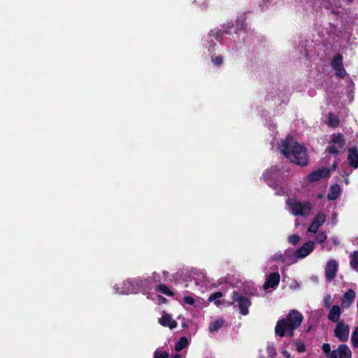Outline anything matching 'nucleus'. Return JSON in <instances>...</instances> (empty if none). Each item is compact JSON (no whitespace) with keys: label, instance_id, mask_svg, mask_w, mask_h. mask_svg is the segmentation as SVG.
<instances>
[{"label":"nucleus","instance_id":"nucleus-21","mask_svg":"<svg viewBox=\"0 0 358 358\" xmlns=\"http://www.w3.org/2000/svg\"><path fill=\"white\" fill-rule=\"evenodd\" d=\"M222 296H223V294H222V293L221 292H216L214 294H211L208 297V301H210V302L211 301H214L215 304L217 306H219L220 305L223 304V303H224V300L222 301V300L219 299Z\"/></svg>","mask_w":358,"mask_h":358},{"label":"nucleus","instance_id":"nucleus-20","mask_svg":"<svg viewBox=\"0 0 358 358\" xmlns=\"http://www.w3.org/2000/svg\"><path fill=\"white\" fill-rule=\"evenodd\" d=\"M331 66L333 69L343 66V56L340 53H338L333 57L331 62Z\"/></svg>","mask_w":358,"mask_h":358},{"label":"nucleus","instance_id":"nucleus-16","mask_svg":"<svg viewBox=\"0 0 358 358\" xmlns=\"http://www.w3.org/2000/svg\"><path fill=\"white\" fill-rule=\"evenodd\" d=\"M341 314V308L338 305L332 306L328 314V319L334 322H338Z\"/></svg>","mask_w":358,"mask_h":358},{"label":"nucleus","instance_id":"nucleus-43","mask_svg":"<svg viewBox=\"0 0 358 358\" xmlns=\"http://www.w3.org/2000/svg\"><path fill=\"white\" fill-rule=\"evenodd\" d=\"M282 354L287 357V358H289V354L288 353V352L286 350H282Z\"/></svg>","mask_w":358,"mask_h":358},{"label":"nucleus","instance_id":"nucleus-31","mask_svg":"<svg viewBox=\"0 0 358 358\" xmlns=\"http://www.w3.org/2000/svg\"><path fill=\"white\" fill-rule=\"evenodd\" d=\"M327 238V236L324 231L320 232L317 234L315 238V241L319 243H322Z\"/></svg>","mask_w":358,"mask_h":358},{"label":"nucleus","instance_id":"nucleus-30","mask_svg":"<svg viewBox=\"0 0 358 358\" xmlns=\"http://www.w3.org/2000/svg\"><path fill=\"white\" fill-rule=\"evenodd\" d=\"M301 237L296 234H292L288 237L289 243L293 245H296L299 243Z\"/></svg>","mask_w":358,"mask_h":358},{"label":"nucleus","instance_id":"nucleus-24","mask_svg":"<svg viewBox=\"0 0 358 358\" xmlns=\"http://www.w3.org/2000/svg\"><path fill=\"white\" fill-rule=\"evenodd\" d=\"M156 291L168 296H173L174 295V293L170 289V288L164 284H160L157 286Z\"/></svg>","mask_w":358,"mask_h":358},{"label":"nucleus","instance_id":"nucleus-23","mask_svg":"<svg viewBox=\"0 0 358 358\" xmlns=\"http://www.w3.org/2000/svg\"><path fill=\"white\" fill-rule=\"evenodd\" d=\"M230 32L227 30H221V29H212L209 32L210 36H213L217 41H220L224 34H228Z\"/></svg>","mask_w":358,"mask_h":358},{"label":"nucleus","instance_id":"nucleus-34","mask_svg":"<svg viewBox=\"0 0 358 358\" xmlns=\"http://www.w3.org/2000/svg\"><path fill=\"white\" fill-rule=\"evenodd\" d=\"M211 61L215 66H220L223 63V57L221 55L212 57Z\"/></svg>","mask_w":358,"mask_h":358},{"label":"nucleus","instance_id":"nucleus-32","mask_svg":"<svg viewBox=\"0 0 358 358\" xmlns=\"http://www.w3.org/2000/svg\"><path fill=\"white\" fill-rule=\"evenodd\" d=\"M336 71V76L340 78H344L347 72L343 66L334 69Z\"/></svg>","mask_w":358,"mask_h":358},{"label":"nucleus","instance_id":"nucleus-39","mask_svg":"<svg viewBox=\"0 0 358 358\" xmlns=\"http://www.w3.org/2000/svg\"><path fill=\"white\" fill-rule=\"evenodd\" d=\"M294 330H291V329H289V327H285V336L287 335L289 337H292L294 336Z\"/></svg>","mask_w":358,"mask_h":358},{"label":"nucleus","instance_id":"nucleus-15","mask_svg":"<svg viewBox=\"0 0 358 358\" xmlns=\"http://www.w3.org/2000/svg\"><path fill=\"white\" fill-rule=\"evenodd\" d=\"M355 298V292L353 289H349L343 295V298L342 299V305L346 308L350 307V306L353 303Z\"/></svg>","mask_w":358,"mask_h":358},{"label":"nucleus","instance_id":"nucleus-11","mask_svg":"<svg viewBox=\"0 0 358 358\" xmlns=\"http://www.w3.org/2000/svg\"><path fill=\"white\" fill-rule=\"evenodd\" d=\"M326 215L324 213L317 214L308 227V231L310 233L315 234L318 231L319 228L325 222Z\"/></svg>","mask_w":358,"mask_h":358},{"label":"nucleus","instance_id":"nucleus-8","mask_svg":"<svg viewBox=\"0 0 358 358\" xmlns=\"http://www.w3.org/2000/svg\"><path fill=\"white\" fill-rule=\"evenodd\" d=\"M334 334L341 342L347 341L349 337V327L343 321L338 322L334 329Z\"/></svg>","mask_w":358,"mask_h":358},{"label":"nucleus","instance_id":"nucleus-28","mask_svg":"<svg viewBox=\"0 0 358 358\" xmlns=\"http://www.w3.org/2000/svg\"><path fill=\"white\" fill-rule=\"evenodd\" d=\"M351 343L354 348H358V327H356L352 331Z\"/></svg>","mask_w":358,"mask_h":358},{"label":"nucleus","instance_id":"nucleus-26","mask_svg":"<svg viewBox=\"0 0 358 358\" xmlns=\"http://www.w3.org/2000/svg\"><path fill=\"white\" fill-rule=\"evenodd\" d=\"M350 267L358 271V251L353 252V253L350 256Z\"/></svg>","mask_w":358,"mask_h":358},{"label":"nucleus","instance_id":"nucleus-27","mask_svg":"<svg viewBox=\"0 0 358 358\" xmlns=\"http://www.w3.org/2000/svg\"><path fill=\"white\" fill-rule=\"evenodd\" d=\"M328 126L336 128L339 125V120L337 117L333 115V114L329 113L328 116Z\"/></svg>","mask_w":358,"mask_h":358},{"label":"nucleus","instance_id":"nucleus-36","mask_svg":"<svg viewBox=\"0 0 358 358\" xmlns=\"http://www.w3.org/2000/svg\"><path fill=\"white\" fill-rule=\"evenodd\" d=\"M322 349L324 353L326 354L327 355H328L329 357L330 358L331 354L332 352L331 351L330 345L329 343H324L322 347Z\"/></svg>","mask_w":358,"mask_h":358},{"label":"nucleus","instance_id":"nucleus-38","mask_svg":"<svg viewBox=\"0 0 358 358\" xmlns=\"http://www.w3.org/2000/svg\"><path fill=\"white\" fill-rule=\"evenodd\" d=\"M183 300H184L185 303H186L187 304L191 305V306L194 305L195 303L194 299L192 296H185Z\"/></svg>","mask_w":358,"mask_h":358},{"label":"nucleus","instance_id":"nucleus-7","mask_svg":"<svg viewBox=\"0 0 358 358\" xmlns=\"http://www.w3.org/2000/svg\"><path fill=\"white\" fill-rule=\"evenodd\" d=\"M315 243L313 241L306 242L294 252V257L297 259H303L310 254L314 250Z\"/></svg>","mask_w":358,"mask_h":358},{"label":"nucleus","instance_id":"nucleus-44","mask_svg":"<svg viewBox=\"0 0 358 358\" xmlns=\"http://www.w3.org/2000/svg\"><path fill=\"white\" fill-rule=\"evenodd\" d=\"M215 45H216V43H214V42L211 41V42L210 43V45H209V46H208V48H209V49H210V48H213L215 46Z\"/></svg>","mask_w":358,"mask_h":358},{"label":"nucleus","instance_id":"nucleus-42","mask_svg":"<svg viewBox=\"0 0 358 358\" xmlns=\"http://www.w3.org/2000/svg\"><path fill=\"white\" fill-rule=\"evenodd\" d=\"M330 358H337V354L335 350L332 351Z\"/></svg>","mask_w":358,"mask_h":358},{"label":"nucleus","instance_id":"nucleus-49","mask_svg":"<svg viewBox=\"0 0 358 358\" xmlns=\"http://www.w3.org/2000/svg\"><path fill=\"white\" fill-rule=\"evenodd\" d=\"M270 1V0H262V1H263V2H264V3H265V2H267V1Z\"/></svg>","mask_w":358,"mask_h":358},{"label":"nucleus","instance_id":"nucleus-33","mask_svg":"<svg viewBox=\"0 0 358 358\" xmlns=\"http://www.w3.org/2000/svg\"><path fill=\"white\" fill-rule=\"evenodd\" d=\"M296 346V350L299 353H303L306 351V345L303 341H296L294 343Z\"/></svg>","mask_w":358,"mask_h":358},{"label":"nucleus","instance_id":"nucleus-14","mask_svg":"<svg viewBox=\"0 0 358 358\" xmlns=\"http://www.w3.org/2000/svg\"><path fill=\"white\" fill-rule=\"evenodd\" d=\"M159 323L163 327H169L171 329H173L178 325L177 322L173 320L169 314H164L159 319Z\"/></svg>","mask_w":358,"mask_h":358},{"label":"nucleus","instance_id":"nucleus-4","mask_svg":"<svg viewBox=\"0 0 358 358\" xmlns=\"http://www.w3.org/2000/svg\"><path fill=\"white\" fill-rule=\"evenodd\" d=\"M264 180L267 182L268 185L275 188L277 182L282 178V171L280 167L278 166H273L266 171L263 175Z\"/></svg>","mask_w":358,"mask_h":358},{"label":"nucleus","instance_id":"nucleus-46","mask_svg":"<svg viewBox=\"0 0 358 358\" xmlns=\"http://www.w3.org/2000/svg\"><path fill=\"white\" fill-rule=\"evenodd\" d=\"M336 167H337V164H336V163H334V164L332 165V166L331 167V169H330V171H331V170H335V169H336Z\"/></svg>","mask_w":358,"mask_h":358},{"label":"nucleus","instance_id":"nucleus-10","mask_svg":"<svg viewBox=\"0 0 358 358\" xmlns=\"http://www.w3.org/2000/svg\"><path fill=\"white\" fill-rule=\"evenodd\" d=\"M338 263L334 259L329 260L325 267V275L327 281L331 282L336 275Z\"/></svg>","mask_w":358,"mask_h":358},{"label":"nucleus","instance_id":"nucleus-13","mask_svg":"<svg viewBox=\"0 0 358 358\" xmlns=\"http://www.w3.org/2000/svg\"><path fill=\"white\" fill-rule=\"evenodd\" d=\"M348 161L350 166L353 169L358 168V149L357 147H352L348 149Z\"/></svg>","mask_w":358,"mask_h":358},{"label":"nucleus","instance_id":"nucleus-19","mask_svg":"<svg viewBox=\"0 0 358 358\" xmlns=\"http://www.w3.org/2000/svg\"><path fill=\"white\" fill-rule=\"evenodd\" d=\"M337 351L339 355V358H351L352 353L347 345H340L338 348Z\"/></svg>","mask_w":358,"mask_h":358},{"label":"nucleus","instance_id":"nucleus-29","mask_svg":"<svg viewBox=\"0 0 358 358\" xmlns=\"http://www.w3.org/2000/svg\"><path fill=\"white\" fill-rule=\"evenodd\" d=\"M340 148L336 146V145L333 144L331 145H329L326 148L325 152L333 154L334 155H338L340 153Z\"/></svg>","mask_w":358,"mask_h":358},{"label":"nucleus","instance_id":"nucleus-3","mask_svg":"<svg viewBox=\"0 0 358 358\" xmlns=\"http://www.w3.org/2000/svg\"><path fill=\"white\" fill-rule=\"evenodd\" d=\"M231 299L232 301L228 303V306H232L235 302L238 303L240 313L243 315H247L249 313V308L252 305L251 300L237 291L231 293Z\"/></svg>","mask_w":358,"mask_h":358},{"label":"nucleus","instance_id":"nucleus-52","mask_svg":"<svg viewBox=\"0 0 358 358\" xmlns=\"http://www.w3.org/2000/svg\"><path fill=\"white\" fill-rule=\"evenodd\" d=\"M273 358H275V357H273Z\"/></svg>","mask_w":358,"mask_h":358},{"label":"nucleus","instance_id":"nucleus-5","mask_svg":"<svg viewBox=\"0 0 358 358\" xmlns=\"http://www.w3.org/2000/svg\"><path fill=\"white\" fill-rule=\"evenodd\" d=\"M125 287L129 286L128 292H135L134 285L143 289H150L151 287V280L149 278H138L136 280H127L124 282Z\"/></svg>","mask_w":358,"mask_h":358},{"label":"nucleus","instance_id":"nucleus-45","mask_svg":"<svg viewBox=\"0 0 358 358\" xmlns=\"http://www.w3.org/2000/svg\"><path fill=\"white\" fill-rule=\"evenodd\" d=\"M233 27V24L231 22H228L227 24V29H230Z\"/></svg>","mask_w":358,"mask_h":358},{"label":"nucleus","instance_id":"nucleus-22","mask_svg":"<svg viewBox=\"0 0 358 358\" xmlns=\"http://www.w3.org/2000/svg\"><path fill=\"white\" fill-rule=\"evenodd\" d=\"M224 321L223 319L220 318L213 322L210 323L209 325V331L210 332L217 331L220 329H221L224 325Z\"/></svg>","mask_w":358,"mask_h":358},{"label":"nucleus","instance_id":"nucleus-6","mask_svg":"<svg viewBox=\"0 0 358 358\" xmlns=\"http://www.w3.org/2000/svg\"><path fill=\"white\" fill-rule=\"evenodd\" d=\"M311 205L309 202L297 201L292 204V211L294 215L305 216L310 213Z\"/></svg>","mask_w":358,"mask_h":358},{"label":"nucleus","instance_id":"nucleus-48","mask_svg":"<svg viewBox=\"0 0 358 358\" xmlns=\"http://www.w3.org/2000/svg\"><path fill=\"white\" fill-rule=\"evenodd\" d=\"M278 260H282L283 259V255H280L279 258L278 259Z\"/></svg>","mask_w":358,"mask_h":358},{"label":"nucleus","instance_id":"nucleus-2","mask_svg":"<svg viewBox=\"0 0 358 358\" xmlns=\"http://www.w3.org/2000/svg\"><path fill=\"white\" fill-rule=\"evenodd\" d=\"M303 320V315L296 310H291L284 319L279 320L275 327V334L280 337L285 336V327H289L291 330L298 329Z\"/></svg>","mask_w":358,"mask_h":358},{"label":"nucleus","instance_id":"nucleus-1","mask_svg":"<svg viewBox=\"0 0 358 358\" xmlns=\"http://www.w3.org/2000/svg\"><path fill=\"white\" fill-rule=\"evenodd\" d=\"M280 151L286 158L301 166L308 164V154L306 148L297 142L294 141L292 138H286L282 141Z\"/></svg>","mask_w":358,"mask_h":358},{"label":"nucleus","instance_id":"nucleus-9","mask_svg":"<svg viewBox=\"0 0 358 358\" xmlns=\"http://www.w3.org/2000/svg\"><path fill=\"white\" fill-rule=\"evenodd\" d=\"M330 175V169L327 168L318 169L311 172L308 176V180L310 182L318 181L322 178H326Z\"/></svg>","mask_w":358,"mask_h":358},{"label":"nucleus","instance_id":"nucleus-35","mask_svg":"<svg viewBox=\"0 0 358 358\" xmlns=\"http://www.w3.org/2000/svg\"><path fill=\"white\" fill-rule=\"evenodd\" d=\"M154 358H169V354L166 351L162 352L157 350L155 352Z\"/></svg>","mask_w":358,"mask_h":358},{"label":"nucleus","instance_id":"nucleus-41","mask_svg":"<svg viewBox=\"0 0 358 358\" xmlns=\"http://www.w3.org/2000/svg\"><path fill=\"white\" fill-rule=\"evenodd\" d=\"M267 351L269 355H271V354L275 355V353H274L275 349L273 347H268Z\"/></svg>","mask_w":358,"mask_h":358},{"label":"nucleus","instance_id":"nucleus-18","mask_svg":"<svg viewBox=\"0 0 358 358\" xmlns=\"http://www.w3.org/2000/svg\"><path fill=\"white\" fill-rule=\"evenodd\" d=\"M341 187L336 184L330 187L329 192L327 194V199L329 201H334L337 199L341 194Z\"/></svg>","mask_w":358,"mask_h":358},{"label":"nucleus","instance_id":"nucleus-47","mask_svg":"<svg viewBox=\"0 0 358 358\" xmlns=\"http://www.w3.org/2000/svg\"><path fill=\"white\" fill-rule=\"evenodd\" d=\"M172 358H181V355L180 354L174 355Z\"/></svg>","mask_w":358,"mask_h":358},{"label":"nucleus","instance_id":"nucleus-50","mask_svg":"<svg viewBox=\"0 0 358 358\" xmlns=\"http://www.w3.org/2000/svg\"><path fill=\"white\" fill-rule=\"evenodd\" d=\"M230 302H231V301L226 302V301H224V303H226V304H227V305H228V303H230Z\"/></svg>","mask_w":358,"mask_h":358},{"label":"nucleus","instance_id":"nucleus-17","mask_svg":"<svg viewBox=\"0 0 358 358\" xmlns=\"http://www.w3.org/2000/svg\"><path fill=\"white\" fill-rule=\"evenodd\" d=\"M330 143L338 145L340 149H343L345 145V140L342 134H334L331 136Z\"/></svg>","mask_w":358,"mask_h":358},{"label":"nucleus","instance_id":"nucleus-37","mask_svg":"<svg viewBox=\"0 0 358 358\" xmlns=\"http://www.w3.org/2000/svg\"><path fill=\"white\" fill-rule=\"evenodd\" d=\"M331 303V297L329 294H327L324 296V307L328 308L330 307Z\"/></svg>","mask_w":358,"mask_h":358},{"label":"nucleus","instance_id":"nucleus-12","mask_svg":"<svg viewBox=\"0 0 358 358\" xmlns=\"http://www.w3.org/2000/svg\"><path fill=\"white\" fill-rule=\"evenodd\" d=\"M280 280V275L278 272L271 273L266 277L263 288L264 289L275 288L278 285Z\"/></svg>","mask_w":358,"mask_h":358},{"label":"nucleus","instance_id":"nucleus-25","mask_svg":"<svg viewBox=\"0 0 358 358\" xmlns=\"http://www.w3.org/2000/svg\"><path fill=\"white\" fill-rule=\"evenodd\" d=\"M188 340L186 337H181L179 341L175 345V350L177 352H180L185 348L188 345Z\"/></svg>","mask_w":358,"mask_h":358},{"label":"nucleus","instance_id":"nucleus-40","mask_svg":"<svg viewBox=\"0 0 358 358\" xmlns=\"http://www.w3.org/2000/svg\"><path fill=\"white\" fill-rule=\"evenodd\" d=\"M246 26H247V24L245 23L244 21H243L241 22V24H240L239 22L237 23V28L240 30H243L245 31V29H246Z\"/></svg>","mask_w":358,"mask_h":358},{"label":"nucleus","instance_id":"nucleus-51","mask_svg":"<svg viewBox=\"0 0 358 358\" xmlns=\"http://www.w3.org/2000/svg\"><path fill=\"white\" fill-rule=\"evenodd\" d=\"M162 298L163 299L164 301H166V298H164L162 296Z\"/></svg>","mask_w":358,"mask_h":358}]
</instances>
